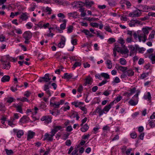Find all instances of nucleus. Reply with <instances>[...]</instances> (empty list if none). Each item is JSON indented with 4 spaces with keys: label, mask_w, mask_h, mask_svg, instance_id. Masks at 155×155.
I'll list each match as a JSON object with an SVG mask.
<instances>
[{
    "label": "nucleus",
    "mask_w": 155,
    "mask_h": 155,
    "mask_svg": "<svg viewBox=\"0 0 155 155\" xmlns=\"http://www.w3.org/2000/svg\"><path fill=\"white\" fill-rule=\"evenodd\" d=\"M23 37L25 39V44H28L32 36V33L29 31H25L22 35Z\"/></svg>",
    "instance_id": "1"
},
{
    "label": "nucleus",
    "mask_w": 155,
    "mask_h": 155,
    "mask_svg": "<svg viewBox=\"0 0 155 155\" xmlns=\"http://www.w3.org/2000/svg\"><path fill=\"white\" fill-rule=\"evenodd\" d=\"M51 79V78H49V74H46L44 77H40L38 81L40 82H50Z\"/></svg>",
    "instance_id": "2"
},
{
    "label": "nucleus",
    "mask_w": 155,
    "mask_h": 155,
    "mask_svg": "<svg viewBox=\"0 0 155 155\" xmlns=\"http://www.w3.org/2000/svg\"><path fill=\"white\" fill-rule=\"evenodd\" d=\"M138 95V93H137L133 97L134 100L131 99L129 101L128 103L130 105L132 106H135L137 104Z\"/></svg>",
    "instance_id": "3"
},
{
    "label": "nucleus",
    "mask_w": 155,
    "mask_h": 155,
    "mask_svg": "<svg viewBox=\"0 0 155 155\" xmlns=\"http://www.w3.org/2000/svg\"><path fill=\"white\" fill-rule=\"evenodd\" d=\"M139 34H140L138 35V36L139 42H140L142 41L144 42H145L147 39V35L142 32Z\"/></svg>",
    "instance_id": "4"
},
{
    "label": "nucleus",
    "mask_w": 155,
    "mask_h": 155,
    "mask_svg": "<svg viewBox=\"0 0 155 155\" xmlns=\"http://www.w3.org/2000/svg\"><path fill=\"white\" fill-rule=\"evenodd\" d=\"M140 21L137 19H132L130 20L128 24L130 27H135L137 24H140Z\"/></svg>",
    "instance_id": "5"
},
{
    "label": "nucleus",
    "mask_w": 155,
    "mask_h": 155,
    "mask_svg": "<svg viewBox=\"0 0 155 155\" xmlns=\"http://www.w3.org/2000/svg\"><path fill=\"white\" fill-rule=\"evenodd\" d=\"M60 41V42L58 44V46L60 48H62L65 45L66 39L64 37L62 36Z\"/></svg>",
    "instance_id": "6"
},
{
    "label": "nucleus",
    "mask_w": 155,
    "mask_h": 155,
    "mask_svg": "<svg viewBox=\"0 0 155 155\" xmlns=\"http://www.w3.org/2000/svg\"><path fill=\"white\" fill-rule=\"evenodd\" d=\"M128 48L130 50V56H131L135 53H136L137 49H136L135 47V46H134L133 45H131L129 46Z\"/></svg>",
    "instance_id": "7"
},
{
    "label": "nucleus",
    "mask_w": 155,
    "mask_h": 155,
    "mask_svg": "<svg viewBox=\"0 0 155 155\" xmlns=\"http://www.w3.org/2000/svg\"><path fill=\"white\" fill-rule=\"evenodd\" d=\"M54 136V134H49L48 133H46L44 136V140H47L49 141L52 140L53 138V137Z\"/></svg>",
    "instance_id": "8"
},
{
    "label": "nucleus",
    "mask_w": 155,
    "mask_h": 155,
    "mask_svg": "<svg viewBox=\"0 0 155 155\" xmlns=\"http://www.w3.org/2000/svg\"><path fill=\"white\" fill-rule=\"evenodd\" d=\"M41 121H45V124H48L51 121V118L48 116H44L41 118Z\"/></svg>",
    "instance_id": "9"
},
{
    "label": "nucleus",
    "mask_w": 155,
    "mask_h": 155,
    "mask_svg": "<svg viewBox=\"0 0 155 155\" xmlns=\"http://www.w3.org/2000/svg\"><path fill=\"white\" fill-rule=\"evenodd\" d=\"M2 62V65H3V68L4 69L8 70L10 68L11 66L9 62H6L2 60H1Z\"/></svg>",
    "instance_id": "10"
},
{
    "label": "nucleus",
    "mask_w": 155,
    "mask_h": 155,
    "mask_svg": "<svg viewBox=\"0 0 155 155\" xmlns=\"http://www.w3.org/2000/svg\"><path fill=\"white\" fill-rule=\"evenodd\" d=\"M17 130L14 129L13 131L14 132L16 133V135L18 138H20L24 134V132L22 130H19L17 131Z\"/></svg>",
    "instance_id": "11"
},
{
    "label": "nucleus",
    "mask_w": 155,
    "mask_h": 155,
    "mask_svg": "<svg viewBox=\"0 0 155 155\" xmlns=\"http://www.w3.org/2000/svg\"><path fill=\"white\" fill-rule=\"evenodd\" d=\"M82 32L84 33L87 35V38L93 37L94 35L91 34L90 31L87 29H84L82 31Z\"/></svg>",
    "instance_id": "12"
},
{
    "label": "nucleus",
    "mask_w": 155,
    "mask_h": 155,
    "mask_svg": "<svg viewBox=\"0 0 155 155\" xmlns=\"http://www.w3.org/2000/svg\"><path fill=\"white\" fill-rule=\"evenodd\" d=\"M114 101H115L111 102L109 104L106 106L103 109L104 111L107 112L111 108V106L114 105Z\"/></svg>",
    "instance_id": "13"
},
{
    "label": "nucleus",
    "mask_w": 155,
    "mask_h": 155,
    "mask_svg": "<svg viewBox=\"0 0 155 155\" xmlns=\"http://www.w3.org/2000/svg\"><path fill=\"white\" fill-rule=\"evenodd\" d=\"M115 67L117 69L123 72H125L127 69V67L120 66L118 64H116Z\"/></svg>",
    "instance_id": "14"
},
{
    "label": "nucleus",
    "mask_w": 155,
    "mask_h": 155,
    "mask_svg": "<svg viewBox=\"0 0 155 155\" xmlns=\"http://www.w3.org/2000/svg\"><path fill=\"white\" fill-rule=\"evenodd\" d=\"M29 120L28 117L26 116H23L20 120L19 122L21 123H25L27 122Z\"/></svg>",
    "instance_id": "15"
},
{
    "label": "nucleus",
    "mask_w": 155,
    "mask_h": 155,
    "mask_svg": "<svg viewBox=\"0 0 155 155\" xmlns=\"http://www.w3.org/2000/svg\"><path fill=\"white\" fill-rule=\"evenodd\" d=\"M93 81L92 79L90 77H87L85 79V82L84 84V86H86L87 84H91Z\"/></svg>",
    "instance_id": "16"
},
{
    "label": "nucleus",
    "mask_w": 155,
    "mask_h": 155,
    "mask_svg": "<svg viewBox=\"0 0 155 155\" xmlns=\"http://www.w3.org/2000/svg\"><path fill=\"white\" fill-rule=\"evenodd\" d=\"M61 128V126H56L52 130V131L51 132V134H54V136L56 133Z\"/></svg>",
    "instance_id": "17"
},
{
    "label": "nucleus",
    "mask_w": 155,
    "mask_h": 155,
    "mask_svg": "<svg viewBox=\"0 0 155 155\" xmlns=\"http://www.w3.org/2000/svg\"><path fill=\"white\" fill-rule=\"evenodd\" d=\"M10 79V77L8 75H5L1 78V81L2 82H8Z\"/></svg>",
    "instance_id": "18"
},
{
    "label": "nucleus",
    "mask_w": 155,
    "mask_h": 155,
    "mask_svg": "<svg viewBox=\"0 0 155 155\" xmlns=\"http://www.w3.org/2000/svg\"><path fill=\"white\" fill-rule=\"evenodd\" d=\"M35 135V133L34 132L29 131L28 132L27 136V140H29L33 138Z\"/></svg>",
    "instance_id": "19"
},
{
    "label": "nucleus",
    "mask_w": 155,
    "mask_h": 155,
    "mask_svg": "<svg viewBox=\"0 0 155 155\" xmlns=\"http://www.w3.org/2000/svg\"><path fill=\"white\" fill-rule=\"evenodd\" d=\"M85 5L86 7L90 8L91 5L94 4V2L91 1L89 2L88 0H85Z\"/></svg>",
    "instance_id": "20"
},
{
    "label": "nucleus",
    "mask_w": 155,
    "mask_h": 155,
    "mask_svg": "<svg viewBox=\"0 0 155 155\" xmlns=\"http://www.w3.org/2000/svg\"><path fill=\"white\" fill-rule=\"evenodd\" d=\"M89 127L87 124H84L81 128V130L83 132L86 131L89 129Z\"/></svg>",
    "instance_id": "21"
},
{
    "label": "nucleus",
    "mask_w": 155,
    "mask_h": 155,
    "mask_svg": "<svg viewBox=\"0 0 155 155\" xmlns=\"http://www.w3.org/2000/svg\"><path fill=\"white\" fill-rule=\"evenodd\" d=\"M20 18L22 20H25L28 18L26 13H22L20 16Z\"/></svg>",
    "instance_id": "22"
},
{
    "label": "nucleus",
    "mask_w": 155,
    "mask_h": 155,
    "mask_svg": "<svg viewBox=\"0 0 155 155\" xmlns=\"http://www.w3.org/2000/svg\"><path fill=\"white\" fill-rule=\"evenodd\" d=\"M150 29V28L148 27H146L145 28H142V33H143L144 34L146 35H147L149 33V31L148 30Z\"/></svg>",
    "instance_id": "23"
},
{
    "label": "nucleus",
    "mask_w": 155,
    "mask_h": 155,
    "mask_svg": "<svg viewBox=\"0 0 155 155\" xmlns=\"http://www.w3.org/2000/svg\"><path fill=\"white\" fill-rule=\"evenodd\" d=\"M72 77V74H68V73H65L63 77H62L63 78L66 79H70Z\"/></svg>",
    "instance_id": "24"
},
{
    "label": "nucleus",
    "mask_w": 155,
    "mask_h": 155,
    "mask_svg": "<svg viewBox=\"0 0 155 155\" xmlns=\"http://www.w3.org/2000/svg\"><path fill=\"white\" fill-rule=\"evenodd\" d=\"M106 64L107 65V68L108 69H111L112 67V63L111 61L108 59H107L106 61Z\"/></svg>",
    "instance_id": "25"
},
{
    "label": "nucleus",
    "mask_w": 155,
    "mask_h": 155,
    "mask_svg": "<svg viewBox=\"0 0 155 155\" xmlns=\"http://www.w3.org/2000/svg\"><path fill=\"white\" fill-rule=\"evenodd\" d=\"M134 72L131 69H129L126 71L127 75L128 76H133L134 74Z\"/></svg>",
    "instance_id": "26"
},
{
    "label": "nucleus",
    "mask_w": 155,
    "mask_h": 155,
    "mask_svg": "<svg viewBox=\"0 0 155 155\" xmlns=\"http://www.w3.org/2000/svg\"><path fill=\"white\" fill-rule=\"evenodd\" d=\"M67 20L66 19H64L63 20V23L60 25V28L61 30H64L65 29L66 26V22Z\"/></svg>",
    "instance_id": "27"
},
{
    "label": "nucleus",
    "mask_w": 155,
    "mask_h": 155,
    "mask_svg": "<svg viewBox=\"0 0 155 155\" xmlns=\"http://www.w3.org/2000/svg\"><path fill=\"white\" fill-rule=\"evenodd\" d=\"M135 47L136 49H137V50L139 53H143V52L145 50V49L143 48H140L137 45H135Z\"/></svg>",
    "instance_id": "28"
},
{
    "label": "nucleus",
    "mask_w": 155,
    "mask_h": 155,
    "mask_svg": "<svg viewBox=\"0 0 155 155\" xmlns=\"http://www.w3.org/2000/svg\"><path fill=\"white\" fill-rule=\"evenodd\" d=\"M141 13L140 10H137L135 11L134 13L133 17H138L140 16Z\"/></svg>",
    "instance_id": "29"
},
{
    "label": "nucleus",
    "mask_w": 155,
    "mask_h": 155,
    "mask_svg": "<svg viewBox=\"0 0 155 155\" xmlns=\"http://www.w3.org/2000/svg\"><path fill=\"white\" fill-rule=\"evenodd\" d=\"M68 15L69 16H72L73 18H76L78 16V14L77 12H74L68 13Z\"/></svg>",
    "instance_id": "30"
},
{
    "label": "nucleus",
    "mask_w": 155,
    "mask_h": 155,
    "mask_svg": "<svg viewBox=\"0 0 155 155\" xmlns=\"http://www.w3.org/2000/svg\"><path fill=\"white\" fill-rule=\"evenodd\" d=\"M81 64V62L80 61H76L75 63L73 65L72 68L74 69L75 68L78 66H80Z\"/></svg>",
    "instance_id": "31"
},
{
    "label": "nucleus",
    "mask_w": 155,
    "mask_h": 155,
    "mask_svg": "<svg viewBox=\"0 0 155 155\" xmlns=\"http://www.w3.org/2000/svg\"><path fill=\"white\" fill-rule=\"evenodd\" d=\"M71 104H72L74 105L76 107H78L80 105L83 104L82 102L75 101L72 102Z\"/></svg>",
    "instance_id": "32"
},
{
    "label": "nucleus",
    "mask_w": 155,
    "mask_h": 155,
    "mask_svg": "<svg viewBox=\"0 0 155 155\" xmlns=\"http://www.w3.org/2000/svg\"><path fill=\"white\" fill-rule=\"evenodd\" d=\"M149 58L151 60L153 64L155 63V55L151 54L149 56Z\"/></svg>",
    "instance_id": "33"
},
{
    "label": "nucleus",
    "mask_w": 155,
    "mask_h": 155,
    "mask_svg": "<svg viewBox=\"0 0 155 155\" xmlns=\"http://www.w3.org/2000/svg\"><path fill=\"white\" fill-rule=\"evenodd\" d=\"M120 62L122 65H125L127 63L126 60L124 58H121L120 59Z\"/></svg>",
    "instance_id": "34"
},
{
    "label": "nucleus",
    "mask_w": 155,
    "mask_h": 155,
    "mask_svg": "<svg viewBox=\"0 0 155 155\" xmlns=\"http://www.w3.org/2000/svg\"><path fill=\"white\" fill-rule=\"evenodd\" d=\"M74 3L75 5H78L79 6H80L79 7H82V6L85 5V3L81 1L75 2Z\"/></svg>",
    "instance_id": "35"
},
{
    "label": "nucleus",
    "mask_w": 155,
    "mask_h": 155,
    "mask_svg": "<svg viewBox=\"0 0 155 155\" xmlns=\"http://www.w3.org/2000/svg\"><path fill=\"white\" fill-rule=\"evenodd\" d=\"M18 85L17 84L14 85L11 87L10 89L13 92H15L18 90L17 87Z\"/></svg>",
    "instance_id": "36"
},
{
    "label": "nucleus",
    "mask_w": 155,
    "mask_h": 155,
    "mask_svg": "<svg viewBox=\"0 0 155 155\" xmlns=\"http://www.w3.org/2000/svg\"><path fill=\"white\" fill-rule=\"evenodd\" d=\"M147 95H145L144 96V98L145 99H148L149 101L151 99V95L150 92L147 93Z\"/></svg>",
    "instance_id": "37"
},
{
    "label": "nucleus",
    "mask_w": 155,
    "mask_h": 155,
    "mask_svg": "<svg viewBox=\"0 0 155 155\" xmlns=\"http://www.w3.org/2000/svg\"><path fill=\"white\" fill-rule=\"evenodd\" d=\"M118 42L122 46L125 43V41L122 38L120 37L118 39Z\"/></svg>",
    "instance_id": "38"
},
{
    "label": "nucleus",
    "mask_w": 155,
    "mask_h": 155,
    "mask_svg": "<svg viewBox=\"0 0 155 155\" xmlns=\"http://www.w3.org/2000/svg\"><path fill=\"white\" fill-rule=\"evenodd\" d=\"M114 49L116 51H117V52H120L121 53L122 49L120 47H119L117 45H115Z\"/></svg>",
    "instance_id": "39"
},
{
    "label": "nucleus",
    "mask_w": 155,
    "mask_h": 155,
    "mask_svg": "<svg viewBox=\"0 0 155 155\" xmlns=\"http://www.w3.org/2000/svg\"><path fill=\"white\" fill-rule=\"evenodd\" d=\"M101 107L100 106H98L96 108V109L95 110L93 113H99V112H100L101 111Z\"/></svg>",
    "instance_id": "40"
},
{
    "label": "nucleus",
    "mask_w": 155,
    "mask_h": 155,
    "mask_svg": "<svg viewBox=\"0 0 155 155\" xmlns=\"http://www.w3.org/2000/svg\"><path fill=\"white\" fill-rule=\"evenodd\" d=\"M141 32V31H138L137 32L135 31L134 32L133 36L135 39H136L137 38L138 35Z\"/></svg>",
    "instance_id": "41"
},
{
    "label": "nucleus",
    "mask_w": 155,
    "mask_h": 155,
    "mask_svg": "<svg viewBox=\"0 0 155 155\" xmlns=\"http://www.w3.org/2000/svg\"><path fill=\"white\" fill-rule=\"evenodd\" d=\"M0 110L3 111H5V105L2 103H0Z\"/></svg>",
    "instance_id": "42"
},
{
    "label": "nucleus",
    "mask_w": 155,
    "mask_h": 155,
    "mask_svg": "<svg viewBox=\"0 0 155 155\" xmlns=\"http://www.w3.org/2000/svg\"><path fill=\"white\" fill-rule=\"evenodd\" d=\"M101 76L106 79H109V75L106 73H102L101 74Z\"/></svg>",
    "instance_id": "43"
},
{
    "label": "nucleus",
    "mask_w": 155,
    "mask_h": 155,
    "mask_svg": "<svg viewBox=\"0 0 155 155\" xmlns=\"http://www.w3.org/2000/svg\"><path fill=\"white\" fill-rule=\"evenodd\" d=\"M90 25L91 26L95 28H98L99 26L98 24L96 22H92L90 23Z\"/></svg>",
    "instance_id": "44"
},
{
    "label": "nucleus",
    "mask_w": 155,
    "mask_h": 155,
    "mask_svg": "<svg viewBox=\"0 0 155 155\" xmlns=\"http://www.w3.org/2000/svg\"><path fill=\"white\" fill-rule=\"evenodd\" d=\"M51 82H50L48 83V84H46L44 85V90L45 91L48 90L49 89V85L50 84Z\"/></svg>",
    "instance_id": "45"
},
{
    "label": "nucleus",
    "mask_w": 155,
    "mask_h": 155,
    "mask_svg": "<svg viewBox=\"0 0 155 155\" xmlns=\"http://www.w3.org/2000/svg\"><path fill=\"white\" fill-rule=\"evenodd\" d=\"M73 27L72 25H70L68 27V32L70 33L73 30Z\"/></svg>",
    "instance_id": "46"
},
{
    "label": "nucleus",
    "mask_w": 155,
    "mask_h": 155,
    "mask_svg": "<svg viewBox=\"0 0 155 155\" xmlns=\"http://www.w3.org/2000/svg\"><path fill=\"white\" fill-rule=\"evenodd\" d=\"M104 28L107 31L112 33V31L110 28V27L108 25H107L104 27Z\"/></svg>",
    "instance_id": "47"
},
{
    "label": "nucleus",
    "mask_w": 155,
    "mask_h": 155,
    "mask_svg": "<svg viewBox=\"0 0 155 155\" xmlns=\"http://www.w3.org/2000/svg\"><path fill=\"white\" fill-rule=\"evenodd\" d=\"M69 135L70 134L69 133H66L64 134L63 136V139L64 140H65L68 138Z\"/></svg>",
    "instance_id": "48"
},
{
    "label": "nucleus",
    "mask_w": 155,
    "mask_h": 155,
    "mask_svg": "<svg viewBox=\"0 0 155 155\" xmlns=\"http://www.w3.org/2000/svg\"><path fill=\"white\" fill-rule=\"evenodd\" d=\"M149 125L151 127H155V120L154 121L152 120L150 121L149 122Z\"/></svg>",
    "instance_id": "49"
},
{
    "label": "nucleus",
    "mask_w": 155,
    "mask_h": 155,
    "mask_svg": "<svg viewBox=\"0 0 155 155\" xmlns=\"http://www.w3.org/2000/svg\"><path fill=\"white\" fill-rule=\"evenodd\" d=\"M6 153L8 155H11L13 153V151L10 150H8V149L5 150Z\"/></svg>",
    "instance_id": "50"
},
{
    "label": "nucleus",
    "mask_w": 155,
    "mask_h": 155,
    "mask_svg": "<svg viewBox=\"0 0 155 155\" xmlns=\"http://www.w3.org/2000/svg\"><path fill=\"white\" fill-rule=\"evenodd\" d=\"M16 108L18 111L19 112L21 113H22V110L21 107V106L18 105L16 107Z\"/></svg>",
    "instance_id": "51"
},
{
    "label": "nucleus",
    "mask_w": 155,
    "mask_h": 155,
    "mask_svg": "<svg viewBox=\"0 0 155 155\" xmlns=\"http://www.w3.org/2000/svg\"><path fill=\"white\" fill-rule=\"evenodd\" d=\"M120 82V80L119 79V78L117 77H116L115 78H114V81H113L112 83H119Z\"/></svg>",
    "instance_id": "52"
},
{
    "label": "nucleus",
    "mask_w": 155,
    "mask_h": 155,
    "mask_svg": "<svg viewBox=\"0 0 155 155\" xmlns=\"http://www.w3.org/2000/svg\"><path fill=\"white\" fill-rule=\"evenodd\" d=\"M65 143L66 146H70L71 144V142L70 140H67L66 141Z\"/></svg>",
    "instance_id": "53"
},
{
    "label": "nucleus",
    "mask_w": 155,
    "mask_h": 155,
    "mask_svg": "<svg viewBox=\"0 0 155 155\" xmlns=\"http://www.w3.org/2000/svg\"><path fill=\"white\" fill-rule=\"evenodd\" d=\"M18 100L21 101L22 102H24V101H28V99H27V98L23 97L22 98H20L18 99Z\"/></svg>",
    "instance_id": "54"
},
{
    "label": "nucleus",
    "mask_w": 155,
    "mask_h": 155,
    "mask_svg": "<svg viewBox=\"0 0 155 155\" xmlns=\"http://www.w3.org/2000/svg\"><path fill=\"white\" fill-rule=\"evenodd\" d=\"M108 41H109V43L110 44H111L113 42H114L115 41V40L114 38H110L108 40Z\"/></svg>",
    "instance_id": "55"
},
{
    "label": "nucleus",
    "mask_w": 155,
    "mask_h": 155,
    "mask_svg": "<svg viewBox=\"0 0 155 155\" xmlns=\"http://www.w3.org/2000/svg\"><path fill=\"white\" fill-rule=\"evenodd\" d=\"M148 75V73H143L141 75L140 78L141 79H144L145 78L147 77Z\"/></svg>",
    "instance_id": "56"
},
{
    "label": "nucleus",
    "mask_w": 155,
    "mask_h": 155,
    "mask_svg": "<svg viewBox=\"0 0 155 155\" xmlns=\"http://www.w3.org/2000/svg\"><path fill=\"white\" fill-rule=\"evenodd\" d=\"M131 137L133 139H135L137 137V135L135 133H133L130 134Z\"/></svg>",
    "instance_id": "57"
},
{
    "label": "nucleus",
    "mask_w": 155,
    "mask_h": 155,
    "mask_svg": "<svg viewBox=\"0 0 155 155\" xmlns=\"http://www.w3.org/2000/svg\"><path fill=\"white\" fill-rule=\"evenodd\" d=\"M83 87L81 85L79 86L78 89V91L80 93H81L83 90Z\"/></svg>",
    "instance_id": "58"
},
{
    "label": "nucleus",
    "mask_w": 155,
    "mask_h": 155,
    "mask_svg": "<svg viewBox=\"0 0 155 155\" xmlns=\"http://www.w3.org/2000/svg\"><path fill=\"white\" fill-rule=\"evenodd\" d=\"M154 37V34L152 32L149 35L148 38V40H150V39L153 38Z\"/></svg>",
    "instance_id": "59"
},
{
    "label": "nucleus",
    "mask_w": 155,
    "mask_h": 155,
    "mask_svg": "<svg viewBox=\"0 0 155 155\" xmlns=\"http://www.w3.org/2000/svg\"><path fill=\"white\" fill-rule=\"evenodd\" d=\"M144 62V60L142 58H140L138 62V64L139 65L143 64Z\"/></svg>",
    "instance_id": "60"
},
{
    "label": "nucleus",
    "mask_w": 155,
    "mask_h": 155,
    "mask_svg": "<svg viewBox=\"0 0 155 155\" xmlns=\"http://www.w3.org/2000/svg\"><path fill=\"white\" fill-rule=\"evenodd\" d=\"M136 88L135 87H134L132 89H130V93L132 94H134L136 91Z\"/></svg>",
    "instance_id": "61"
},
{
    "label": "nucleus",
    "mask_w": 155,
    "mask_h": 155,
    "mask_svg": "<svg viewBox=\"0 0 155 155\" xmlns=\"http://www.w3.org/2000/svg\"><path fill=\"white\" fill-rule=\"evenodd\" d=\"M72 44L73 45H75L77 44V40L76 39H72L71 41Z\"/></svg>",
    "instance_id": "62"
},
{
    "label": "nucleus",
    "mask_w": 155,
    "mask_h": 155,
    "mask_svg": "<svg viewBox=\"0 0 155 155\" xmlns=\"http://www.w3.org/2000/svg\"><path fill=\"white\" fill-rule=\"evenodd\" d=\"M43 24L44 23L43 21H40L38 23L37 25L40 28H43Z\"/></svg>",
    "instance_id": "63"
},
{
    "label": "nucleus",
    "mask_w": 155,
    "mask_h": 155,
    "mask_svg": "<svg viewBox=\"0 0 155 155\" xmlns=\"http://www.w3.org/2000/svg\"><path fill=\"white\" fill-rule=\"evenodd\" d=\"M77 147V148H75L74 150L72 152L71 155H74L75 154L77 153L78 150Z\"/></svg>",
    "instance_id": "64"
}]
</instances>
